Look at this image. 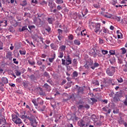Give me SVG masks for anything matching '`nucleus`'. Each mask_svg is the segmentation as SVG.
Instances as JSON below:
<instances>
[{
    "label": "nucleus",
    "instance_id": "35",
    "mask_svg": "<svg viewBox=\"0 0 127 127\" xmlns=\"http://www.w3.org/2000/svg\"><path fill=\"white\" fill-rule=\"evenodd\" d=\"M39 22H38V26H39V27H41V26L43 25V23H44V22H43V21H41V20L40 19H39Z\"/></svg>",
    "mask_w": 127,
    "mask_h": 127
},
{
    "label": "nucleus",
    "instance_id": "38",
    "mask_svg": "<svg viewBox=\"0 0 127 127\" xmlns=\"http://www.w3.org/2000/svg\"><path fill=\"white\" fill-rule=\"evenodd\" d=\"M103 15L104 16H105V17H107V18H112V16H113V15H112L111 14H103Z\"/></svg>",
    "mask_w": 127,
    "mask_h": 127
},
{
    "label": "nucleus",
    "instance_id": "33",
    "mask_svg": "<svg viewBox=\"0 0 127 127\" xmlns=\"http://www.w3.org/2000/svg\"><path fill=\"white\" fill-rule=\"evenodd\" d=\"M73 83V82L70 81L69 82H67V85L65 86V89H68V88H70L71 86H72L71 84Z\"/></svg>",
    "mask_w": 127,
    "mask_h": 127
},
{
    "label": "nucleus",
    "instance_id": "29",
    "mask_svg": "<svg viewBox=\"0 0 127 127\" xmlns=\"http://www.w3.org/2000/svg\"><path fill=\"white\" fill-rule=\"evenodd\" d=\"M88 12V9H85L83 10V11L82 12V14L83 17L84 16H85V15H86L87 14Z\"/></svg>",
    "mask_w": 127,
    "mask_h": 127
},
{
    "label": "nucleus",
    "instance_id": "44",
    "mask_svg": "<svg viewBox=\"0 0 127 127\" xmlns=\"http://www.w3.org/2000/svg\"><path fill=\"white\" fill-rule=\"evenodd\" d=\"M19 52H20V54L21 55H25V54H26V51L20 50Z\"/></svg>",
    "mask_w": 127,
    "mask_h": 127
},
{
    "label": "nucleus",
    "instance_id": "52",
    "mask_svg": "<svg viewBox=\"0 0 127 127\" xmlns=\"http://www.w3.org/2000/svg\"><path fill=\"white\" fill-rule=\"evenodd\" d=\"M121 50H122V54H126L127 53V50H126V48H123Z\"/></svg>",
    "mask_w": 127,
    "mask_h": 127
},
{
    "label": "nucleus",
    "instance_id": "36",
    "mask_svg": "<svg viewBox=\"0 0 127 127\" xmlns=\"http://www.w3.org/2000/svg\"><path fill=\"white\" fill-rule=\"evenodd\" d=\"M8 30H9V32H13L14 31V29L12 26H9V28H8Z\"/></svg>",
    "mask_w": 127,
    "mask_h": 127
},
{
    "label": "nucleus",
    "instance_id": "41",
    "mask_svg": "<svg viewBox=\"0 0 127 127\" xmlns=\"http://www.w3.org/2000/svg\"><path fill=\"white\" fill-rule=\"evenodd\" d=\"M32 102L34 104V106H35V107H38V104H37V103H36V100L33 99L32 100Z\"/></svg>",
    "mask_w": 127,
    "mask_h": 127
},
{
    "label": "nucleus",
    "instance_id": "24",
    "mask_svg": "<svg viewBox=\"0 0 127 127\" xmlns=\"http://www.w3.org/2000/svg\"><path fill=\"white\" fill-rule=\"evenodd\" d=\"M118 122L119 125H124V123H125V121L121 117L120 118V119L118 121Z\"/></svg>",
    "mask_w": 127,
    "mask_h": 127
},
{
    "label": "nucleus",
    "instance_id": "46",
    "mask_svg": "<svg viewBox=\"0 0 127 127\" xmlns=\"http://www.w3.org/2000/svg\"><path fill=\"white\" fill-rule=\"evenodd\" d=\"M109 53L110 55H115L116 54V52L115 51L110 50L109 51Z\"/></svg>",
    "mask_w": 127,
    "mask_h": 127
},
{
    "label": "nucleus",
    "instance_id": "40",
    "mask_svg": "<svg viewBox=\"0 0 127 127\" xmlns=\"http://www.w3.org/2000/svg\"><path fill=\"white\" fill-rule=\"evenodd\" d=\"M92 84L95 85V86H99L100 85V83H99V81L98 80H94L92 82Z\"/></svg>",
    "mask_w": 127,
    "mask_h": 127
},
{
    "label": "nucleus",
    "instance_id": "1",
    "mask_svg": "<svg viewBox=\"0 0 127 127\" xmlns=\"http://www.w3.org/2000/svg\"><path fill=\"white\" fill-rule=\"evenodd\" d=\"M91 26L94 28V32L98 34V32H99V34L102 32V29H101V23H96L94 22H91Z\"/></svg>",
    "mask_w": 127,
    "mask_h": 127
},
{
    "label": "nucleus",
    "instance_id": "9",
    "mask_svg": "<svg viewBox=\"0 0 127 127\" xmlns=\"http://www.w3.org/2000/svg\"><path fill=\"white\" fill-rule=\"evenodd\" d=\"M29 78L31 82H37V77L35 76L34 74H31L30 76H29Z\"/></svg>",
    "mask_w": 127,
    "mask_h": 127
},
{
    "label": "nucleus",
    "instance_id": "53",
    "mask_svg": "<svg viewBox=\"0 0 127 127\" xmlns=\"http://www.w3.org/2000/svg\"><path fill=\"white\" fill-rule=\"evenodd\" d=\"M28 64H30V65H35V62H31L28 60Z\"/></svg>",
    "mask_w": 127,
    "mask_h": 127
},
{
    "label": "nucleus",
    "instance_id": "47",
    "mask_svg": "<svg viewBox=\"0 0 127 127\" xmlns=\"http://www.w3.org/2000/svg\"><path fill=\"white\" fill-rule=\"evenodd\" d=\"M88 74H89L88 70L85 71V72L82 73V75H83V76H84V77H86V75H88Z\"/></svg>",
    "mask_w": 127,
    "mask_h": 127
},
{
    "label": "nucleus",
    "instance_id": "11",
    "mask_svg": "<svg viewBox=\"0 0 127 127\" xmlns=\"http://www.w3.org/2000/svg\"><path fill=\"white\" fill-rule=\"evenodd\" d=\"M70 64H72V60H71V58H70V56H67L65 60V64L70 65Z\"/></svg>",
    "mask_w": 127,
    "mask_h": 127
},
{
    "label": "nucleus",
    "instance_id": "48",
    "mask_svg": "<svg viewBox=\"0 0 127 127\" xmlns=\"http://www.w3.org/2000/svg\"><path fill=\"white\" fill-rule=\"evenodd\" d=\"M54 59H55V55H54V56L53 58H49V60L50 62H51V63H52V62H53L54 61Z\"/></svg>",
    "mask_w": 127,
    "mask_h": 127
},
{
    "label": "nucleus",
    "instance_id": "51",
    "mask_svg": "<svg viewBox=\"0 0 127 127\" xmlns=\"http://www.w3.org/2000/svg\"><path fill=\"white\" fill-rule=\"evenodd\" d=\"M7 73H8V75H11V76H12L13 74V71H12V70H7Z\"/></svg>",
    "mask_w": 127,
    "mask_h": 127
},
{
    "label": "nucleus",
    "instance_id": "30",
    "mask_svg": "<svg viewBox=\"0 0 127 127\" xmlns=\"http://www.w3.org/2000/svg\"><path fill=\"white\" fill-rule=\"evenodd\" d=\"M27 4V1H26V0H23L21 2V3L20 4V5H21L22 6H25V5H26Z\"/></svg>",
    "mask_w": 127,
    "mask_h": 127
},
{
    "label": "nucleus",
    "instance_id": "32",
    "mask_svg": "<svg viewBox=\"0 0 127 127\" xmlns=\"http://www.w3.org/2000/svg\"><path fill=\"white\" fill-rule=\"evenodd\" d=\"M63 56H64V54L63 53V52L60 51L59 53V58H63Z\"/></svg>",
    "mask_w": 127,
    "mask_h": 127
},
{
    "label": "nucleus",
    "instance_id": "12",
    "mask_svg": "<svg viewBox=\"0 0 127 127\" xmlns=\"http://www.w3.org/2000/svg\"><path fill=\"white\" fill-rule=\"evenodd\" d=\"M0 26H7V20H3L0 21Z\"/></svg>",
    "mask_w": 127,
    "mask_h": 127
},
{
    "label": "nucleus",
    "instance_id": "8",
    "mask_svg": "<svg viewBox=\"0 0 127 127\" xmlns=\"http://www.w3.org/2000/svg\"><path fill=\"white\" fill-rule=\"evenodd\" d=\"M89 55H90V56H92V57H94V58H96V57H97V53H96L94 49H91L89 52Z\"/></svg>",
    "mask_w": 127,
    "mask_h": 127
},
{
    "label": "nucleus",
    "instance_id": "4",
    "mask_svg": "<svg viewBox=\"0 0 127 127\" xmlns=\"http://www.w3.org/2000/svg\"><path fill=\"white\" fill-rule=\"evenodd\" d=\"M93 60L90 59L86 62V64L84 65V67L85 68V69H87L88 70H89L90 68H91L92 66H93Z\"/></svg>",
    "mask_w": 127,
    "mask_h": 127
},
{
    "label": "nucleus",
    "instance_id": "6",
    "mask_svg": "<svg viewBox=\"0 0 127 127\" xmlns=\"http://www.w3.org/2000/svg\"><path fill=\"white\" fill-rule=\"evenodd\" d=\"M102 111H103V112H105L106 115H109V114H111V112H112V109H111V108H110L108 106H105L102 108Z\"/></svg>",
    "mask_w": 127,
    "mask_h": 127
},
{
    "label": "nucleus",
    "instance_id": "34",
    "mask_svg": "<svg viewBox=\"0 0 127 127\" xmlns=\"http://www.w3.org/2000/svg\"><path fill=\"white\" fill-rule=\"evenodd\" d=\"M56 2L57 4H61L64 3V1L63 0H56Z\"/></svg>",
    "mask_w": 127,
    "mask_h": 127
},
{
    "label": "nucleus",
    "instance_id": "17",
    "mask_svg": "<svg viewBox=\"0 0 127 127\" xmlns=\"http://www.w3.org/2000/svg\"><path fill=\"white\" fill-rule=\"evenodd\" d=\"M50 47H51L52 49H53V50H55V51H56L58 49V46L53 43H52L50 45Z\"/></svg>",
    "mask_w": 127,
    "mask_h": 127
},
{
    "label": "nucleus",
    "instance_id": "10",
    "mask_svg": "<svg viewBox=\"0 0 127 127\" xmlns=\"http://www.w3.org/2000/svg\"><path fill=\"white\" fill-rule=\"evenodd\" d=\"M38 92H39L40 96H45V92L43 91V89L41 87H38L37 88Z\"/></svg>",
    "mask_w": 127,
    "mask_h": 127
},
{
    "label": "nucleus",
    "instance_id": "20",
    "mask_svg": "<svg viewBox=\"0 0 127 127\" xmlns=\"http://www.w3.org/2000/svg\"><path fill=\"white\" fill-rule=\"evenodd\" d=\"M54 0H49V5L51 8H53V6H54V2H53Z\"/></svg>",
    "mask_w": 127,
    "mask_h": 127
},
{
    "label": "nucleus",
    "instance_id": "39",
    "mask_svg": "<svg viewBox=\"0 0 127 127\" xmlns=\"http://www.w3.org/2000/svg\"><path fill=\"white\" fill-rule=\"evenodd\" d=\"M43 89H44V90H46L47 91H48V84L45 83L43 86Z\"/></svg>",
    "mask_w": 127,
    "mask_h": 127
},
{
    "label": "nucleus",
    "instance_id": "28",
    "mask_svg": "<svg viewBox=\"0 0 127 127\" xmlns=\"http://www.w3.org/2000/svg\"><path fill=\"white\" fill-rule=\"evenodd\" d=\"M14 72H15V74H16V76H20V75H21V72L17 69H15L14 70Z\"/></svg>",
    "mask_w": 127,
    "mask_h": 127
},
{
    "label": "nucleus",
    "instance_id": "43",
    "mask_svg": "<svg viewBox=\"0 0 127 127\" xmlns=\"http://www.w3.org/2000/svg\"><path fill=\"white\" fill-rule=\"evenodd\" d=\"M103 84H104V87L106 88H108L110 86V83L108 82H104Z\"/></svg>",
    "mask_w": 127,
    "mask_h": 127
},
{
    "label": "nucleus",
    "instance_id": "57",
    "mask_svg": "<svg viewBox=\"0 0 127 127\" xmlns=\"http://www.w3.org/2000/svg\"><path fill=\"white\" fill-rule=\"evenodd\" d=\"M119 113H120V110L118 109L113 111V113L114 114H119Z\"/></svg>",
    "mask_w": 127,
    "mask_h": 127
},
{
    "label": "nucleus",
    "instance_id": "42",
    "mask_svg": "<svg viewBox=\"0 0 127 127\" xmlns=\"http://www.w3.org/2000/svg\"><path fill=\"white\" fill-rule=\"evenodd\" d=\"M111 4H113V5H115L116 3H118V0H112V1L111 2Z\"/></svg>",
    "mask_w": 127,
    "mask_h": 127
},
{
    "label": "nucleus",
    "instance_id": "14",
    "mask_svg": "<svg viewBox=\"0 0 127 127\" xmlns=\"http://www.w3.org/2000/svg\"><path fill=\"white\" fill-rule=\"evenodd\" d=\"M28 31V28H27V26H24L22 27V28H19V31L20 32H23V31Z\"/></svg>",
    "mask_w": 127,
    "mask_h": 127
},
{
    "label": "nucleus",
    "instance_id": "26",
    "mask_svg": "<svg viewBox=\"0 0 127 127\" xmlns=\"http://www.w3.org/2000/svg\"><path fill=\"white\" fill-rule=\"evenodd\" d=\"M60 49L61 50V52H64L65 51V50L66 49V46L62 45L60 47Z\"/></svg>",
    "mask_w": 127,
    "mask_h": 127
},
{
    "label": "nucleus",
    "instance_id": "7",
    "mask_svg": "<svg viewBox=\"0 0 127 127\" xmlns=\"http://www.w3.org/2000/svg\"><path fill=\"white\" fill-rule=\"evenodd\" d=\"M122 97V94L120 93H117L115 94V97L113 98L114 102H118L120 100V98Z\"/></svg>",
    "mask_w": 127,
    "mask_h": 127
},
{
    "label": "nucleus",
    "instance_id": "45",
    "mask_svg": "<svg viewBox=\"0 0 127 127\" xmlns=\"http://www.w3.org/2000/svg\"><path fill=\"white\" fill-rule=\"evenodd\" d=\"M93 6L94 7H95V8H100V4L99 3H97V4H93Z\"/></svg>",
    "mask_w": 127,
    "mask_h": 127
},
{
    "label": "nucleus",
    "instance_id": "64",
    "mask_svg": "<svg viewBox=\"0 0 127 127\" xmlns=\"http://www.w3.org/2000/svg\"><path fill=\"white\" fill-rule=\"evenodd\" d=\"M119 64H123V60L122 59H118Z\"/></svg>",
    "mask_w": 127,
    "mask_h": 127
},
{
    "label": "nucleus",
    "instance_id": "21",
    "mask_svg": "<svg viewBox=\"0 0 127 127\" xmlns=\"http://www.w3.org/2000/svg\"><path fill=\"white\" fill-rule=\"evenodd\" d=\"M78 126L80 127H83L85 126V121L81 120L78 122Z\"/></svg>",
    "mask_w": 127,
    "mask_h": 127
},
{
    "label": "nucleus",
    "instance_id": "55",
    "mask_svg": "<svg viewBox=\"0 0 127 127\" xmlns=\"http://www.w3.org/2000/svg\"><path fill=\"white\" fill-rule=\"evenodd\" d=\"M102 52L103 55H106V54H108V51L104 50H102Z\"/></svg>",
    "mask_w": 127,
    "mask_h": 127
},
{
    "label": "nucleus",
    "instance_id": "19",
    "mask_svg": "<svg viewBox=\"0 0 127 127\" xmlns=\"http://www.w3.org/2000/svg\"><path fill=\"white\" fill-rule=\"evenodd\" d=\"M1 80L3 84H7L8 83V80L6 77H3Z\"/></svg>",
    "mask_w": 127,
    "mask_h": 127
},
{
    "label": "nucleus",
    "instance_id": "3",
    "mask_svg": "<svg viewBox=\"0 0 127 127\" xmlns=\"http://www.w3.org/2000/svg\"><path fill=\"white\" fill-rule=\"evenodd\" d=\"M12 121L14 122L16 125H21L22 124V122L21 121L20 118H18V116L17 115L15 116L14 114H12Z\"/></svg>",
    "mask_w": 127,
    "mask_h": 127
},
{
    "label": "nucleus",
    "instance_id": "61",
    "mask_svg": "<svg viewBox=\"0 0 127 127\" xmlns=\"http://www.w3.org/2000/svg\"><path fill=\"white\" fill-rule=\"evenodd\" d=\"M117 80L119 83H123L124 82V80H123V78L122 77L119 78Z\"/></svg>",
    "mask_w": 127,
    "mask_h": 127
},
{
    "label": "nucleus",
    "instance_id": "13",
    "mask_svg": "<svg viewBox=\"0 0 127 127\" xmlns=\"http://www.w3.org/2000/svg\"><path fill=\"white\" fill-rule=\"evenodd\" d=\"M81 94H84V88L83 87H79L77 90V95H81Z\"/></svg>",
    "mask_w": 127,
    "mask_h": 127
},
{
    "label": "nucleus",
    "instance_id": "63",
    "mask_svg": "<svg viewBox=\"0 0 127 127\" xmlns=\"http://www.w3.org/2000/svg\"><path fill=\"white\" fill-rule=\"evenodd\" d=\"M13 61L14 64H16L17 65L18 64V61H16V59H13Z\"/></svg>",
    "mask_w": 127,
    "mask_h": 127
},
{
    "label": "nucleus",
    "instance_id": "27",
    "mask_svg": "<svg viewBox=\"0 0 127 127\" xmlns=\"http://www.w3.org/2000/svg\"><path fill=\"white\" fill-rule=\"evenodd\" d=\"M2 122H4V124H2V126H5V125H6V120H5V119L0 118V125H2Z\"/></svg>",
    "mask_w": 127,
    "mask_h": 127
},
{
    "label": "nucleus",
    "instance_id": "23",
    "mask_svg": "<svg viewBox=\"0 0 127 127\" xmlns=\"http://www.w3.org/2000/svg\"><path fill=\"white\" fill-rule=\"evenodd\" d=\"M117 33L118 34V38L119 39H120L122 38V37H123V34H122V33L120 32V30H117Z\"/></svg>",
    "mask_w": 127,
    "mask_h": 127
},
{
    "label": "nucleus",
    "instance_id": "25",
    "mask_svg": "<svg viewBox=\"0 0 127 127\" xmlns=\"http://www.w3.org/2000/svg\"><path fill=\"white\" fill-rule=\"evenodd\" d=\"M101 30L103 31V32H104V33H109V30L106 29L105 27H103Z\"/></svg>",
    "mask_w": 127,
    "mask_h": 127
},
{
    "label": "nucleus",
    "instance_id": "22",
    "mask_svg": "<svg viewBox=\"0 0 127 127\" xmlns=\"http://www.w3.org/2000/svg\"><path fill=\"white\" fill-rule=\"evenodd\" d=\"M73 42L74 44H75V45H77V46H79V45H81V42L79 40L75 39L74 40Z\"/></svg>",
    "mask_w": 127,
    "mask_h": 127
},
{
    "label": "nucleus",
    "instance_id": "15",
    "mask_svg": "<svg viewBox=\"0 0 127 127\" xmlns=\"http://www.w3.org/2000/svg\"><path fill=\"white\" fill-rule=\"evenodd\" d=\"M100 66V64L99 63L95 62L94 64H93L92 66H91V69L92 70H95V68H98Z\"/></svg>",
    "mask_w": 127,
    "mask_h": 127
},
{
    "label": "nucleus",
    "instance_id": "18",
    "mask_svg": "<svg viewBox=\"0 0 127 127\" xmlns=\"http://www.w3.org/2000/svg\"><path fill=\"white\" fill-rule=\"evenodd\" d=\"M6 57L7 59H9V60H12V55H11V52H8L7 54L6 55Z\"/></svg>",
    "mask_w": 127,
    "mask_h": 127
},
{
    "label": "nucleus",
    "instance_id": "56",
    "mask_svg": "<svg viewBox=\"0 0 127 127\" xmlns=\"http://www.w3.org/2000/svg\"><path fill=\"white\" fill-rule=\"evenodd\" d=\"M58 31L59 35H61V34L63 33V30H62V29H58Z\"/></svg>",
    "mask_w": 127,
    "mask_h": 127
},
{
    "label": "nucleus",
    "instance_id": "16",
    "mask_svg": "<svg viewBox=\"0 0 127 127\" xmlns=\"http://www.w3.org/2000/svg\"><path fill=\"white\" fill-rule=\"evenodd\" d=\"M28 28L30 30H28V31L30 33H31L32 31H33L34 29H35V26L34 25H29L28 26Z\"/></svg>",
    "mask_w": 127,
    "mask_h": 127
},
{
    "label": "nucleus",
    "instance_id": "5",
    "mask_svg": "<svg viewBox=\"0 0 127 127\" xmlns=\"http://www.w3.org/2000/svg\"><path fill=\"white\" fill-rule=\"evenodd\" d=\"M30 124L33 127H36L37 126V122H36V119L35 117L33 115L32 119L30 121Z\"/></svg>",
    "mask_w": 127,
    "mask_h": 127
},
{
    "label": "nucleus",
    "instance_id": "31",
    "mask_svg": "<svg viewBox=\"0 0 127 127\" xmlns=\"http://www.w3.org/2000/svg\"><path fill=\"white\" fill-rule=\"evenodd\" d=\"M79 74L78 73V72L74 71L73 73H72V77H73L74 78H76L77 77H78V75Z\"/></svg>",
    "mask_w": 127,
    "mask_h": 127
},
{
    "label": "nucleus",
    "instance_id": "37",
    "mask_svg": "<svg viewBox=\"0 0 127 127\" xmlns=\"http://www.w3.org/2000/svg\"><path fill=\"white\" fill-rule=\"evenodd\" d=\"M53 21H54V18H48V22L50 24H52Z\"/></svg>",
    "mask_w": 127,
    "mask_h": 127
},
{
    "label": "nucleus",
    "instance_id": "50",
    "mask_svg": "<svg viewBox=\"0 0 127 127\" xmlns=\"http://www.w3.org/2000/svg\"><path fill=\"white\" fill-rule=\"evenodd\" d=\"M22 85H23V86L24 87V88H27L28 87V84H27V83H25V82L24 81L22 82Z\"/></svg>",
    "mask_w": 127,
    "mask_h": 127
},
{
    "label": "nucleus",
    "instance_id": "62",
    "mask_svg": "<svg viewBox=\"0 0 127 127\" xmlns=\"http://www.w3.org/2000/svg\"><path fill=\"white\" fill-rule=\"evenodd\" d=\"M68 38L69 39H70V40H73V39H74V36H73V35L71 34L68 37Z\"/></svg>",
    "mask_w": 127,
    "mask_h": 127
},
{
    "label": "nucleus",
    "instance_id": "60",
    "mask_svg": "<svg viewBox=\"0 0 127 127\" xmlns=\"http://www.w3.org/2000/svg\"><path fill=\"white\" fill-rule=\"evenodd\" d=\"M115 19L117 20V21H121V17H118V16H116L115 17Z\"/></svg>",
    "mask_w": 127,
    "mask_h": 127
},
{
    "label": "nucleus",
    "instance_id": "49",
    "mask_svg": "<svg viewBox=\"0 0 127 127\" xmlns=\"http://www.w3.org/2000/svg\"><path fill=\"white\" fill-rule=\"evenodd\" d=\"M40 4L42 5H47V2L45 1V0H43L40 2Z\"/></svg>",
    "mask_w": 127,
    "mask_h": 127
},
{
    "label": "nucleus",
    "instance_id": "2",
    "mask_svg": "<svg viewBox=\"0 0 127 127\" xmlns=\"http://www.w3.org/2000/svg\"><path fill=\"white\" fill-rule=\"evenodd\" d=\"M116 72V67L110 66L106 69V73L108 76L111 77L114 76Z\"/></svg>",
    "mask_w": 127,
    "mask_h": 127
},
{
    "label": "nucleus",
    "instance_id": "58",
    "mask_svg": "<svg viewBox=\"0 0 127 127\" xmlns=\"http://www.w3.org/2000/svg\"><path fill=\"white\" fill-rule=\"evenodd\" d=\"M96 115H95L94 114L92 115L91 117V119L93 121H95V120H96Z\"/></svg>",
    "mask_w": 127,
    "mask_h": 127
},
{
    "label": "nucleus",
    "instance_id": "59",
    "mask_svg": "<svg viewBox=\"0 0 127 127\" xmlns=\"http://www.w3.org/2000/svg\"><path fill=\"white\" fill-rule=\"evenodd\" d=\"M58 38L59 40H60V41H61V40H62V39L63 38V36L61 35H59V36H58Z\"/></svg>",
    "mask_w": 127,
    "mask_h": 127
},
{
    "label": "nucleus",
    "instance_id": "54",
    "mask_svg": "<svg viewBox=\"0 0 127 127\" xmlns=\"http://www.w3.org/2000/svg\"><path fill=\"white\" fill-rule=\"evenodd\" d=\"M69 99H71L73 101L75 100V96L74 94H72L71 95L69 96Z\"/></svg>",
    "mask_w": 127,
    "mask_h": 127
}]
</instances>
